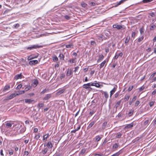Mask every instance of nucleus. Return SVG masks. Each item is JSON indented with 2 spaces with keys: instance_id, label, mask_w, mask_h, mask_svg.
<instances>
[{
  "instance_id": "nucleus-52",
  "label": "nucleus",
  "mask_w": 156,
  "mask_h": 156,
  "mask_svg": "<svg viewBox=\"0 0 156 156\" xmlns=\"http://www.w3.org/2000/svg\"><path fill=\"white\" fill-rule=\"evenodd\" d=\"M64 18L67 20H69L70 19V17L68 15L64 16Z\"/></svg>"
},
{
  "instance_id": "nucleus-37",
  "label": "nucleus",
  "mask_w": 156,
  "mask_h": 156,
  "mask_svg": "<svg viewBox=\"0 0 156 156\" xmlns=\"http://www.w3.org/2000/svg\"><path fill=\"white\" fill-rule=\"evenodd\" d=\"M107 122H105L104 123H103L102 125V128L103 129H105L106 127V126L107 124Z\"/></svg>"
},
{
  "instance_id": "nucleus-6",
  "label": "nucleus",
  "mask_w": 156,
  "mask_h": 156,
  "mask_svg": "<svg viewBox=\"0 0 156 156\" xmlns=\"http://www.w3.org/2000/svg\"><path fill=\"white\" fill-rule=\"evenodd\" d=\"M90 86H91V83H88L83 85V87L84 88L87 89L90 88Z\"/></svg>"
},
{
  "instance_id": "nucleus-31",
  "label": "nucleus",
  "mask_w": 156,
  "mask_h": 156,
  "mask_svg": "<svg viewBox=\"0 0 156 156\" xmlns=\"http://www.w3.org/2000/svg\"><path fill=\"white\" fill-rule=\"evenodd\" d=\"M37 56H35V57H34V56H33L32 55H31V56H29L28 58V60H30L32 59H33L35 58H37Z\"/></svg>"
},
{
  "instance_id": "nucleus-18",
  "label": "nucleus",
  "mask_w": 156,
  "mask_h": 156,
  "mask_svg": "<svg viewBox=\"0 0 156 156\" xmlns=\"http://www.w3.org/2000/svg\"><path fill=\"white\" fill-rule=\"evenodd\" d=\"M52 58L53 60L55 62H57L58 60L57 57L55 55L53 56Z\"/></svg>"
},
{
  "instance_id": "nucleus-7",
  "label": "nucleus",
  "mask_w": 156,
  "mask_h": 156,
  "mask_svg": "<svg viewBox=\"0 0 156 156\" xmlns=\"http://www.w3.org/2000/svg\"><path fill=\"white\" fill-rule=\"evenodd\" d=\"M10 87L9 85H6L5 86L2 90V91L3 92H6L8 90L10 89Z\"/></svg>"
},
{
  "instance_id": "nucleus-9",
  "label": "nucleus",
  "mask_w": 156,
  "mask_h": 156,
  "mask_svg": "<svg viewBox=\"0 0 156 156\" xmlns=\"http://www.w3.org/2000/svg\"><path fill=\"white\" fill-rule=\"evenodd\" d=\"M104 56L102 55H99V59L97 60L98 62H101L104 58Z\"/></svg>"
},
{
  "instance_id": "nucleus-1",
  "label": "nucleus",
  "mask_w": 156,
  "mask_h": 156,
  "mask_svg": "<svg viewBox=\"0 0 156 156\" xmlns=\"http://www.w3.org/2000/svg\"><path fill=\"white\" fill-rule=\"evenodd\" d=\"M42 47L41 46H39L37 45H33L30 47H29L27 48V49L32 50L34 49H36L37 48H39Z\"/></svg>"
},
{
  "instance_id": "nucleus-4",
  "label": "nucleus",
  "mask_w": 156,
  "mask_h": 156,
  "mask_svg": "<svg viewBox=\"0 0 156 156\" xmlns=\"http://www.w3.org/2000/svg\"><path fill=\"white\" fill-rule=\"evenodd\" d=\"M67 73L66 76H69L72 74V70L70 69H68L66 70Z\"/></svg>"
},
{
  "instance_id": "nucleus-8",
  "label": "nucleus",
  "mask_w": 156,
  "mask_h": 156,
  "mask_svg": "<svg viewBox=\"0 0 156 156\" xmlns=\"http://www.w3.org/2000/svg\"><path fill=\"white\" fill-rule=\"evenodd\" d=\"M136 98H137V97L136 96H134L133 98V99H132V100L131 101L130 100L129 101V105H132V103L134 101H135L136 99Z\"/></svg>"
},
{
  "instance_id": "nucleus-49",
  "label": "nucleus",
  "mask_w": 156,
  "mask_h": 156,
  "mask_svg": "<svg viewBox=\"0 0 156 156\" xmlns=\"http://www.w3.org/2000/svg\"><path fill=\"white\" fill-rule=\"evenodd\" d=\"M145 88V87L144 86H142V87H141L139 89V92H140L141 91H142V90H143Z\"/></svg>"
},
{
  "instance_id": "nucleus-22",
  "label": "nucleus",
  "mask_w": 156,
  "mask_h": 156,
  "mask_svg": "<svg viewBox=\"0 0 156 156\" xmlns=\"http://www.w3.org/2000/svg\"><path fill=\"white\" fill-rule=\"evenodd\" d=\"M48 150V149L47 148H45L43 150H42L41 152L43 154H44L46 153Z\"/></svg>"
},
{
  "instance_id": "nucleus-47",
  "label": "nucleus",
  "mask_w": 156,
  "mask_h": 156,
  "mask_svg": "<svg viewBox=\"0 0 156 156\" xmlns=\"http://www.w3.org/2000/svg\"><path fill=\"white\" fill-rule=\"evenodd\" d=\"M40 137V135L38 134L37 135H36L35 136L34 138L36 140H37Z\"/></svg>"
},
{
  "instance_id": "nucleus-50",
  "label": "nucleus",
  "mask_w": 156,
  "mask_h": 156,
  "mask_svg": "<svg viewBox=\"0 0 156 156\" xmlns=\"http://www.w3.org/2000/svg\"><path fill=\"white\" fill-rule=\"evenodd\" d=\"M156 74V72H154V73H153L152 74H151V76L149 78V79H151Z\"/></svg>"
},
{
  "instance_id": "nucleus-62",
  "label": "nucleus",
  "mask_w": 156,
  "mask_h": 156,
  "mask_svg": "<svg viewBox=\"0 0 156 156\" xmlns=\"http://www.w3.org/2000/svg\"><path fill=\"white\" fill-rule=\"evenodd\" d=\"M119 154L120 153H119V152H118L113 154V155L114 156H118Z\"/></svg>"
},
{
  "instance_id": "nucleus-10",
  "label": "nucleus",
  "mask_w": 156,
  "mask_h": 156,
  "mask_svg": "<svg viewBox=\"0 0 156 156\" xmlns=\"http://www.w3.org/2000/svg\"><path fill=\"white\" fill-rule=\"evenodd\" d=\"M133 126V122H132L129 124H127L126 125L125 128H130L132 127Z\"/></svg>"
},
{
  "instance_id": "nucleus-28",
  "label": "nucleus",
  "mask_w": 156,
  "mask_h": 156,
  "mask_svg": "<svg viewBox=\"0 0 156 156\" xmlns=\"http://www.w3.org/2000/svg\"><path fill=\"white\" fill-rule=\"evenodd\" d=\"M130 97L129 95H125L124 97V100L125 101H127L128 100Z\"/></svg>"
},
{
  "instance_id": "nucleus-51",
  "label": "nucleus",
  "mask_w": 156,
  "mask_h": 156,
  "mask_svg": "<svg viewBox=\"0 0 156 156\" xmlns=\"http://www.w3.org/2000/svg\"><path fill=\"white\" fill-rule=\"evenodd\" d=\"M31 88V87L30 86H27L25 88V90L26 91H27L29 90Z\"/></svg>"
},
{
  "instance_id": "nucleus-38",
  "label": "nucleus",
  "mask_w": 156,
  "mask_h": 156,
  "mask_svg": "<svg viewBox=\"0 0 156 156\" xmlns=\"http://www.w3.org/2000/svg\"><path fill=\"white\" fill-rule=\"evenodd\" d=\"M44 106V104L42 103H39L38 104V107L39 108L43 107Z\"/></svg>"
},
{
  "instance_id": "nucleus-56",
  "label": "nucleus",
  "mask_w": 156,
  "mask_h": 156,
  "mask_svg": "<svg viewBox=\"0 0 156 156\" xmlns=\"http://www.w3.org/2000/svg\"><path fill=\"white\" fill-rule=\"evenodd\" d=\"M87 4L84 3H81V5L83 7H85L87 6Z\"/></svg>"
},
{
  "instance_id": "nucleus-13",
  "label": "nucleus",
  "mask_w": 156,
  "mask_h": 156,
  "mask_svg": "<svg viewBox=\"0 0 156 156\" xmlns=\"http://www.w3.org/2000/svg\"><path fill=\"white\" fill-rule=\"evenodd\" d=\"M91 86H95L97 87H100L101 85H100L98 83H91Z\"/></svg>"
},
{
  "instance_id": "nucleus-64",
  "label": "nucleus",
  "mask_w": 156,
  "mask_h": 156,
  "mask_svg": "<svg viewBox=\"0 0 156 156\" xmlns=\"http://www.w3.org/2000/svg\"><path fill=\"white\" fill-rule=\"evenodd\" d=\"M29 154V152L27 151H25L24 152V154L26 155H28Z\"/></svg>"
},
{
  "instance_id": "nucleus-63",
  "label": "nucleus",
  "mask_w": 156,
  "mask_h": 156,
  "mask_svg": "<svg viewBox=\"0 0 156 156\" xmlns=\"http://www.w3.org/2000/svg\"><path fill=\"white\" fill-rule=\"evenodd\" d=\"M47 91V90L45 89H44V90L41 92V94H44V93H45L46 91Z\"/></svg>"
},
{
  "instance_id": "nucleus-41",
  "label": "nucleus",
  "mask_w": 156,
  "mask_h": 156,
  "mask_svg": "<svg viewBox=\"0 0 156 156\" xmlns=\"http://www.w3.org/2000/svg\"><path fill=\"white\" fill-rule=\"evenodd\" d=\"M120 93V91H119L118 92L116 93L115 94V98H117V97H118L119 96Z\"/></svg>"
},
{
  "instance_id": "nucleus-2",
  "label": "nucleus",
  "mask_w": 156,
  "mask_h": 156,
  "mask_svg": "<svg viewBox=\"0 0 156 156\" xmlns=\"http://www.w3.org/2000/svg\"><path fill=\"white\" fill-rule=\"evenodd\" d=\"M16 97V95L15 93H13L9 96H8L6 98V100H10L14 97Z\"/></svg>"
},
{
  "instance_id": "nucleus-61",
  "label": "nucleus",
  "mask_w": 156,
  "mask_h": 156,
  "mask_svg": "<svg viewBox=\"0 0 156 156\" xmlns=\"http://www.w3.org/2000/svg\"><path fill=\"white\" fill-rule=\"evenodd\" d=\"M135 35H136V33L135 32H133L132 33V37H134L135 36Z\"/></svg>"
},
{
  "instance_id": "nucleus-27",
  "label": "nucleus",
  "mask_w": 156,
  "mask_h": 156,
  "mask_svg": "<svg viewBox=\"0 0 156 156\" xmlns=\"http://www.w3.org/2000/svg\"><path fill=\"white\" fill-rule=\"evenodd\" d=\"M65 90V89H61L59 90L58 92L57 93L58 94H60L62 93H63L64 91Z\"/></svg>"
},
{
  "instance_id": "nucleus-36",
  "label": "nucleus",
  "mask_w": 156,
  "mask_h": 156,
  "mask_svg": "<svg viewBox=\"0 0 156 156\" xmlns=\"http://www.w3.org/2000/svg\"><path fill=\"white\" fill-rule=\"evenodd\" d=\"M140 31L141 34H143L144 32V29L143 27L141 28L140 29Z\"/></svg>"
},
{
  "instance_id": "nucleus-19",
  "label": "nucleus",
  "mask_w": 156,
  "mask_h": 156,
  "mask_svg": "<svg viewBox=\"0 0 156 156\" xmlns=\"http://www.w3.org/2000/svg\"><path fill=\"white\" fill-rule=\"evenodd\" d=\"M76 59V58H72L69 60L68 62H69L70 63H73L75 62V61Z\"/></svg>"
},
{
  "instance_id": "nucleus-60",
  "label": "nucleus",
  "mask_w": 156,
  "mask_h": 156,
  "mask_svg": "<svg viewBox=\"0 0 156 156\" xmlns=\"http://www.w3.org/2000/svg\"><path fill=\"white\" fill-rule=\"evenodd\" d=\"M95 112L94 111H92L90 112V115L91 116Z\"/></svg>"
},
{
  "instance_id": "nucleus-53",
  "label": "nucleus",
  "mask_w": 156,
  "mask_h": 156,
  "mask_svg": "<svg viewBox=\"0 0 156 156\" xmlns=\"http://www.w3.org/2000/svg\"><path fill=\"white\" fill-rule=\"evenodd\" d=\"M22 85L21 84H19L17 86V87L16 88V89H19L21 88L22 87Z\"/></svg>"
},
{
  "instance_id": "nucleus-57",
  "label": "nucleus",
  "mask_w": 156,
  "mask_h": 156,
  "mask_svg": "<svg viewBox=\"0 0 156 156\" xmlns=\"http://www.w3.org/2000/svg\"><path fill=\"white\" fill-rule=\"evenodd\" d=\"M14 28H17L18 27H19L20 25L19 23H17V24H16L15 25H14Z\"/></svg>"
},
{
  "instance_id": "nucleus-11",
  "label": "nucleus",
  "mask_w": 156,
  "mask_h": 156,
  "mask_svg": "<svg viewBox=\"0 0 156 156\" xmlns=\"http://www.w3.org/2000/svg\"><path fill=\"white\" fill-rule=\"evenodd\" d=\"M51 97V95L50 94H48L46 95L43 98L44 100H46L48 99Z\"/></svg>"
},
{
  "instance_id": "nucleus-59",
  "label": "nucleus",
  "mask_w": 156,
  "mask_h": 156,
  "mask_svg": "<svg viewBox=\"0 0 156 156\" xmlns=\"http://www.w3.org/2000/svg\"><path fill=\"white\" fill-rule=\"evenodd\" d=\"M154 104V102L153 101H151L149 103V105L150 107H152Z\"/></svg>"
},
{
  "instance_id": "nucleus-32",
  "label": "nucleus",
  "mask_w": 156,
  "mask_h": 156,
  "mask_svg": "<svg viewBox=\"0 0 156 156\" xmlns=\"http://www.w3.org/2000/svg\"><path fill=\"white\" fill-rule=\"evenodd\" d=\"M86 149L85 148H83L82 149L80 152V154H84L86 151Z\"/></svg>"
},
{
  "instance_id": "nucleus-35",
  "label": "nucleus",
  "mask_w": 156,
  "mask_h": 156,
  "mask_svg": "<svg viewBox=\"0 0 156 156\" xmlns=\"http://www.w3.org/2000/svg\"><path fill=\"white\" fill-rule=\"evenodd\" d=\"M156 28V26L154 25H153L150 26V30H154Z\"/></svg>"
},
{
  "instance_id": "nucleus-46",
  "label": "nucleus",
  "mask_w": 156,
  "mask_h": 156,
  "mask_svg": "<svg viewBox=\"0 0 156 156\" xmlns=\"http://www.w3.org/2000/svg\"><path fill=\"white\" fill-rule=\"evenodd\" d=\"M89 5L90 6H94L95 5V3L93 2H90L89 3Z\"/></svg>"
},
{
  "instance_id": "nucleus-45",
  "label": "nucleus",
  "mask_w": 156,
  "mask_h": 156,
  "mask_svg": "<svg viewBox=\"0 0 156 156\" xmlns=\"http://www.w3.org/2000/svg\"><path fill=\"white\" fill-rule=\"evenodd\" d=\"M121 136H122V134L121 133H118L117 134V136H116V138H119L121 137Z\"/></svg>"
},
{
  "instance_id": "nucleus-15",
  "label": "nucleus",
  "mask_w": 156,
  "mask_h": 156,
  "mask_svg": "<svg viewBox=\"0 0 156 156\" xmlns=\"http://www.w3.org/2000/svg\"><path fill=\"white\" fill-rule=\"evenodd\" d=\"M25 102L26 103H27L28 104H30L32 102L34 101V100H32L30 99H25Z\"/></svg>"
},
{
  "instance_id": "nucleus-29",
  "label": "nucleus",
  "mask_w": 156,
  "mask_h": 156,
  "mask_svg": "<svg viewBox=\"0 0 156 156\" xmlns=\"http://www.w3.org/2000/svg\"><path fill=\"white\" fill-rule=\"evenodd\" d=\"M26 128H22L20 130V133H24L26 130Z\"/></svg>"
},
{
  "instance_id": "nucleus-14",
  "label": "nucleus",
  "mask_w": 156,
  "mask_h": 156,
  "mask_svg": "<svg viewBox=\"0 0 156 156\" xmlns=\"http://www.w3.org/2000/svg\"><path fill=\"white\" fill-rule=\"evenodd\" d=\"M116 88L115 87H114V88L112 89V90L110 91V97H111L112 95L116 91Z\"/></svg>"
},
{
  "instance_id": "nucleus-40",
  "label": "nucleus",
  "mask_w": 156,
  "mask_h": 156,
  "mask_svg": "<svg viewBox=\"0 0 156 156\" xmlns=\"http://www.w3.org/2000/svg\"><path fill=\"white\" fill-rule=\"evenodd\" d=\"M144 36H142L141 37L139 38L138 39V42H140V41H142L143 39H144Z\"/></svg>"
},
{
  "instance_id": "nucleus-17",
  "label": "nucleus",
  "mask_w": 156,
  "mask_h": 156,
  "mask_svg": "<svg viewBox=\"0 0 156 156\" xmlns=\"http://www.w3.org/2000/svg\"><path fill=\"white\" fill-rule=\"evenodd\" d=\"M96 121H92L89 125L88 126V128H91L93 125L94 124Z\"/></svg>"
},
{
  "instance_id": "nucleus-12",
  "label": "nucleus",
  "mask_w": 156,
  "mask_h": 156,
  "mask_svg": "<svg viewBox=\"0 0 156 156\" xmlns=\"http://www.w3.org/2000/svg\"><path fill=\"white\" fill-rule=\"evenodd\" d=\"M22 78V74L20 73V74H17L14 77L15 79L17 80L19 79H21Z\"/></svg>"
},
{
  "instance_id": "nucleus-43",
  "label": "nucleus",
  "mask_w": 156,
  "mask_h": 156,
  "mask_svg": "<svg viewBox=\"0 0 156 156\" xmlns=\"http://www.w3.org/2000/svg\"><path fill=\"white\" fill-rule=\"evenodd\" d=\"M104 95L105 97L106 98H107L108 97V94L106 92H105L104 93Z\"/></svg>"
},
{
  "instance_id": "nucleus-34",
  "label": "nucleus",
  "mask_w": 156,
  "mask_h": 156,
  "mask_svg": "<svg viewBox=\"0 0 156 156\" xmlns=\"http://www.w3.org/2000/svg\"><path fill=\"white\" fill-rule=\"evenodd\" d=\"M104 34L106 37H108L110 35L109 32L108 31H105L104 32Z\"/></svg>"
},
{
  "instance_id": "nucleus-44",
  "label": "nucleus",
  "mask_w": 156,
  "mask_h": 156,
  "mask_svg": "<svg viewBox=\"0 0 156 156\" xmlns=\"http://www.w3.org/2000/svg\"><path fill=\"white\" fill-rule=\"evenodd\" d=\"M152 1V0H143V2L144 3H147L151 2Z\"/></svg>"
},
{
  "instance_id": "nucleus-24",
  "label": "nucleus",
  "mask_w": 156,
  "mask_h": 156,
  "mask_svg": "<svg viewBox=\"0 0 156 156\" xmlns=\"http://www.w3.org/2000/svg\"><path fill=\"white\" fill-rule=\"evenodd\" d=\"M38 80H34L33 81V83L34 84V87H36L37 86L38 84Z\"/></svg>"
},
{
  "instance_id": "nucleus-23",
  "label": "nucleus",
  "mask_w": 156,
  "mask_h": 156,
  "mask_svg": "<svg viewBox=\"0 0 156 156\" xmlns=\"http://www.w3.org/2000/svg\"><path fill=\"white\" fill-rule=\"evenodd\" d=\"M58 57L61 60H64V56L63 54L60 53Z\"/></svg>"
},
{
  "instance_id": "nucleus-30",
  "label": "nucleus",
  "mask_w": 156,
  "mask_h": 156,
  "mask_svg": "<svg viewBox=\"0 0 156 156\" xmlns=\"http://www.w3.org/2000/svg\"><path fill=\"white\" fill-rule=\"evenodd\" d=\"M119 146V144L117 143L115 144H114L113 145V149H117Z\"/></svg>"
},
{
  "instance_id": "nucleus-54",
  "label": "nucleus",
  "mask_w": 156,
  "mask_h": 156,
  "mask_svg": "<svg viewBox=\"0 0 156 156\" xmlns=\"http://www.w3.org/2000/svg\"><path fill=\"white\" fill-rule=\"evenodd\" d=\"M122 2L121 0L120 1H119V2H118L117 4L115 6H117L120 5H121V4L122 3Z\"/></svg>"
},
{
  "instance_id": "nucleus-25",
  "label": "nucleus",
  "mask_w": 156,
  "mask_h": 156,
  "mask_svg": "<svg viewBox=\"0 0 156 156\" xmlns=\"http://www.w3.org/2000/svg\"><path fill=\"white\" fill-rule=\"evenodd\" d=\"M47 147L48 148H51L52 147L53 145L52 144L51 142H49L47 144Z\"/></svg>"
},
{
  "instance_id": "nucleus-58",
  "label": "nucleus",
  "mask_w": 156,
  "mask_h": 156,
  "mask_svg": "<svg viewBox=\"0 0 156 156\" xmlns=\"http://www.w3.org/2000/svg\"><path fill=\"white\" fill-rule=\"evenodd\" d=\"M65 76V74H62L61 75V76L60 77V78L61 80H62L63 78H64Z\"/></svg>"
},
{
  "instance_id": "nucleus-48",
  "label": "nucleus",
  "mask_w": 156,
  "mask_h": 156,
  "mask_svg": "<svg viewBox=\"0 0 156 156\" xmlns=\"http://www.w3.org/2000/svg\"><path fill=\"white\" fill-rule=\"evenodd\" d=\"M133 86H131L129 87L128 89V91H131L133 89Z\"/></svg>"
},
{
  "instance_id": "nucleus-42",
  "label": "nucleus",
  "mask_w": 156,
  "mask_h": 156,
  "mask_svg": "<svg viewBox=\"0 0 156 156\" xmlns=\"http://www.w3.org/2000/svg\"><path fill=\"white\" fill-rule=\"evenodd\" d=\"M140 103V102L139 101H136L134 105L136 107Z\"/></svg>"
},
{
  "instance_id": "nucleus-33",
  "label": "nucleus",
  "mask_w": 156,
  "mask_h": 156,
  "mask_svg": "<svg viewBox=\"0 0 156 156\" xmlns=\"http://www.w3.org/2000/svg\"><path fill=\"white\" fill-rule=\"evenodd\" d=\"M13 124V123H10L8 122L6 124V126L8 128H10L12 126V124Z\"/></svg>"
},
{
  "instance_id": "nucleus-39",
  "label": "nucleus",
  "mask_w": 156,
  "mask_h": 156,
  "mask_svg": "<svg viewBox=\"0 0 156 156\" xmlns=\"http://www.w3.org/2000/svg\"><path fill=\"white\" fill-rule=\"evenodd\" d=\"M101 139V137L99 136H96V141L97 142H98L100 141Z\"/></svg>"
},
{
  "instance_id": "nucleus-5",
  "label": "nucleus",
  "mask_w": 156,
  "mask_h": 156,
  "mask_svg": "<svg viewBox=\"0 0 156 156\" xmlns=\"http://www.w3.org/2000/svg\"><path fill=\"white\" fill-rule=\"evenodd\" d=\"M37 60H33L29 62V64L30 65H34L37 63Z\"/></svg>"
},
{
  "instance_id": "nucleus-16",
  "label": "nucleus",
  "mask_w": 156,
  "mask_h": 156,
  "mask_svg": "<svg viewBox=\"0 0 156 156\" xmlns=\"http://www.w3.org/2000/svg\"><path fill=\"white\" fill-rule=\"evenodd\" d=\"M106 60H105L104 61L102 62L100 64L99 67L100 69L102 68L104 66L105 64L106 63Z\"/></svg>"
},
{
  "instance_id": "nucleus-3",
  "label": "nucleus",
  "mask_w": 156,
  "mask_h": 156,
  "mask_svg": "<svg viewBox=\"0 0 156 156\" xmlns=\"http://www.w3.org/2000/svg\"><path fill=\"white\" fill-rule=\"evenodd\" d=\"M113 27L114 28H116L117 30H120L122 28V26L121 25L114 24L113 25Z\"/></svg>"
},
{
  "instance_id": "nucleus-26",
  "label": "nucleus",
  "mask_w": 156,
  "mask_h": 156,
  "mask_svg": "<svg viewBox=\"0 0 156 156\" xmlns=\"http://www.w3.org/2000/svg\"><path fill=\"white\" fill-rule=\"evenodd\" d=\"M66 47L68 49H70L73 48V45L72 44H69L66 45Z\"/></svg>"
},
{
  "instance_id": "nucleus-55",
  "label": "nucleus",
  "mask_w": 156,
  "mask_h": 156,
  "mask_svg": "<svg viewBox=\"0 0 156 156\" xmlns=\"http://www.w3.org/2000/svg\"><path fill=\"white\" fill-rule=\"evenodd\" d=\"M90 44L91 45L94 46L96 44V43L94 41H91Z\"/></svg>"
},
{
  "instance_id": "nucleus-21",
  "label": "nucleus",
  "mask_w": 156,
  "mask_h": 156,
  "mask_svg": "<svg viewBox=\"0 0 156 156\" xmlns=\"http://www.w3.org/2000/svg\"><path fill=\"white\" fill-rule=\"evenodd\" d=\"M130 39V37L129 36H128L126 38L125 41V44H126L128 43L129 40Z\"/></svg>"
},
{
  "instance_id": "nucleus-20",
  "label": "nucleus",
  "mask_w": 156,
  "mask_h": 156,
  "mask_svg": "<svg viewBox=\"0 0 156 156\" xmlns=\"http://www.w3.org/2000/svg\"><path fill=\"white\" fill-rule=\"evenodd\" d=\"M121 103V101H118L115 104V108H117L119 106L120 103Z\"/></svg>"
}]
</instances>
